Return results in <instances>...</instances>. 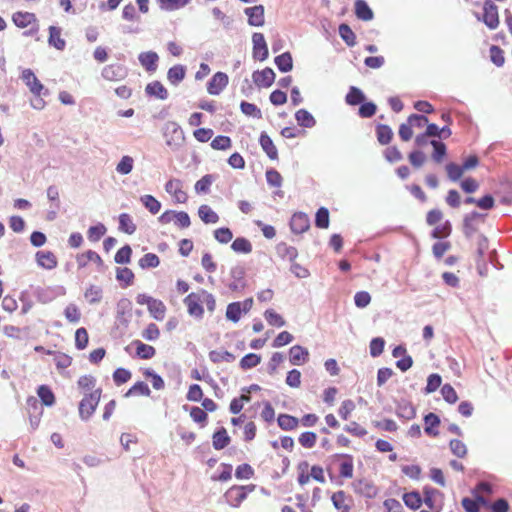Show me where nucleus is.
<instances>
[{
  "label": "nucleus",
  "instance_id": "nucleus-1",
  "mask_svg": "<svg viewBox=\"0 0 512 512\" xmlns=\"http://www.w3.org/2000/svg\"><path fill=\"white\" fill-rule=\"evenodd\" d=\"M163 136L166 145L173 151L178 150L185 142L184 132L181 127L174 121H168L163 127Z\"/></svg>",
  "mask_w": 512,
  "mask_h": 512
},
{
  "label": "nucleus",
  "instance_id": "nucleus-2",
  "mask_svg": "<svg viewBox=\"0 0 512 512\" xmlns=\"http://www.w3.org/2000/svg\"><path fill=\"white\" fill-rule=\"evenodd\" d=\"M101 397V390L96 389L84 396L79 403V416L82 420L86 421L96 410Z\"/></svg>",
  "mask_w": 512,
  "mask_h": 512
},
{
  "label": "nucleus",
  "instance_id": "nucleus-3",
  "mask_svg": "<svg viewBox=\"0 0 512 512\" xmlns=\"http://www.w3.org/2000/svg\"><path fill=\"white\" fill-rule=\"evenodd\" d=\"M483 10V17L480 18L477 16V19L482 20L489 29L495 30L499 26L498 7L491 0H486L483 5Z\"/></svg>",
  "mask_w": 512,
  "mask_h": 512
},
{
  "label": "nucleus",
  "instance_id": "nucleus-4",
  "mask_svg": "<svg viewBox=\"0 0 512 512\" xmlns=\"http://www.w3.org/2000/svg\"><path fill=\"white\" fill-rule=\"evenodd\" d=\"M254 489V485L251 486H232L225 493L226 501L233 507H238L241 502L246 499L247 492L246 490L252 491Z\"/></svg>",
  "mask_w": 512,
  "mask_h": 512
},
{
  "label": "nucleus",
  "instance_id": "nucleus-5",
  "mask_svg": "<svg viewBox=\"0 0 512 512\" xmlns=\"http://www.w3.org/2000/svg\"><path fill=\"white\" fill-rule=\"evenodd\" d=\"M253 57L260 61H264L268 57V47L262 33H254L252 36Z\"/></svg>",
  "mask_w": 512,
  "mask_h": 512
},
{
  "label": "nucleus",
  "instance_id": "nucleus-6",
  "mask_svg": "<svg viewBox=\"0 0 512 512\" xmlns=\"http://www.w3.org/2000/svg\"><path fill=\"white\" fill-rule=\"evenodd\" d=\"M127 70L120 64L107 65L102 70V76L109 81H119L126 77Z\"/></svg>",
  "mask_w": 512,
  "mask_h": 512
},
{
  "label": "nucleus",
  "instance_id": "nucleus-7",
  "mask_svg": "<svg viewBox=\"0 0 512 512\" xmlns=\"http://www.w3.org/2000/svg\"><path fill=\"white\" fill-rule=\"evenodd\" d=\"M228 84V76L223 72H217L208 82L207 90L211 95H218Z\"/></svg>",
  "mask_w": 512,
  "mask_h": 512
},
{
  "label": "nucleus",
  "instance_id": "nucleus-8",
  "mask_svg": "<svg viewBox=\"0 0 512 512\" xmlns=\"http://www.w3.org/2000/svg\"><path fill=\"white\" fill-rule=\"evenodd\" d=\"M244 13L248 16L249 25L256 27L264 25L265 20L263 5H256L254 7L246 8Z\"/></svg>",
  "mask_w": 512,
  "mask_h": 512
},
{
  "label": "nucleus",
  "instance_id": "nucleus-9",
  "mask_svg": "<svg viewBox=\"0 0 512 512\" xmlns=\"http://www.w3.org/2000/svg\"><path fill=\"white\" fill-rule=\"evenodd\" d=\"M291 230L296 234H301L307 231L310 227V221L305 213H295L290 221Z\"/></svg>",
  "mask_w": 512,
  "mask_h": 512
},
{
  "label": "nucleus",
  "instance_id": "nucleus-10",
  "mask_svg": "<svg viewBox=\"0 0 512 512\" xmlns=\"http://www.w3.org/2000/svg\"><path fill=\"white\" fill-rule=\"evenodd\" d=\"M275 79V73L271 68L253 73V81L259 87H270Z\"/></svg>",
  "mask_w": 512,
  "mask_h": 512
},
{
  "label": "nucleus",
  "instance_id": "nucleus-11",
  "mask_svg": "<svg viewBox=\"0 0 512 512\" xmlns=\"http://www.w3.org/2000/svg\"><path fill=\"white\" fill-rule=\"evenodd\" d=\"M21 78L33 94L38 96L41 94L44 86L41 84L31 69H25L22 72Z\"/></svg>",
  "mask_w": 512,
  "mask_h": 512
},
{
  "label": "nucleus",
  "instance_id": "nucleus-12",
  "mask_svg": "<svg viewBox=\"0 0 512 512\" xmlns=\"http://www.w3.org/2000/svg\"><path fill=\"white\" fill-rule=\"evenodd\" d=\"M200 298L197 294L191 293L185 299L184 303L187 306L188 313L191 316L202 317L203 315V307L199 304Z\"/></svg>",
  "mask_w": 512,
  "mask_h": 512
},
{
  "label": "nucleus",
  "instance_id": "nucleus-13",
  "mask_svg": "<svg viewBox=\"0 0 512 512\" xmlns=\"http://www.w3.org/2000/svg\"><path fill=\"white\" fill-rule=\"evenodd\" d=\"M309 352L306 348L295 345L289 350V359L293 365H300L308 360Z\"/></svg>",
  "mask_w": 512,
  "mask_h": 512
},
{
  "label": "nucleus",
  "instance_id": "nucleus-14",
  "mask_svg": "<svg viewBox=\"0 0 512 512\" xmlns=\"http://www.w3.org/2000/svg\"><path fill=\"white\" fill-rule=\"evenodd\" d=\"M231 277L234 279L232 283L229 284V288L232 291H241L245 288V282L243 281L245 270L241 266H236L231 269Z\"/></svg>",
  "mask_w": 512,
  "mask_h": 512
},
{
  "label": "nucleus",
  "instance_id": "nucleus-15",
  "mask_svg": "<svg viewBox=\"0 0 512 512\" xmlns=\"http://www.w3.org/2000/svg\"><path fill=\"white\" fill-rule=\"evenodd\" d=\"M36 260L38 265L45 269H53L57 266V259L50 251H38L36 253Z\"/></svg>",
  "mask_w": 512,
  "mask_h": 512
},
{
  "label": "nucleus",
  "instance_id": "nucleus-16",
  "mask_svg": "<svg viewBox=\"0 0 512 512\" xmlns=\"http://www.w3.org/2000/svg\"><path fill=\"white\" fill-rule=\"evenodd\" d=\"M88 261L95 262L99 267L104 265L103 260L95 251L88 250L85 253L79 254L77 256V264L79 268L85 267Z\"/></svg>",
  "mask_w": 512,
  "mask_h": 512
},
{
  "label": "nucleus",
  "instance_id": "nucleus-17",
  "mask_svg": "<svg viewBox=\"0 0 512 512\" xmlns=\"http://www.w3.org/2000/svg\"><path fill=\"white\" fill-rule=\"evenodd\" d=\"M145 92L161 100H165L168 97L167 89L159 81L149 83L145 88Z\"/></svg>",
  "mask_w": 512,
  "mask_h": 512
},
{
  "label": "nucleus",
  "instance_id": "nucleus-18",
  "mask_svg": "<svg viewBox=\"0 0 512 512\" xmlns=\"http://www.w3.org/2000/svg\"><path fill=\"white\" fill-rule=\"evenodd\" d=\"M158 55L155 52H143L139 55V61L147 71H155L157 68Z\"/></svg>",
  "mask_w": 512,
  "mask_h": 512
},
{
  "label": "nucleus",
  "instance_id": "nucleus-19",
  "mask_svg": "<svg viewBox=\"0 0 512 512\" xmlns=\"http://www.w3.org/2000/svg\"><path fill=\"white\" fill-rule=\"evenodd\" d=\"M355 14L363 21H370L373 19V11L364 0H356Z\"/></svg>",
  "mask_w": 512,
  "mask_h": 512
},
{
  "label": "nucleus",
  "instance_id": "nucleus-20",
  "mask_svg": "<svg viewBox=\"0 0 512 512\" xmlns=\"http://www.w3.org/2000/svg\"><path fill=\"white\" fill-rule=\"evenodd\" d=\"M200 219L206 224H215L219 221L218 214L210 206L203 204L198 209Z\"/></svg>",
  "mask_w": 512,
  "mask_h": 512
},
{
  "label": "nucleus",
  "instance_id": "nucleus-21",
  "mask_svg": "<svg viewBox=\"0 0 512 512\" xmlns=\"http://www.w3.org/2000/svg\"><path fill=\"white\" fill-rule=\"evenodd\" d=\"M48 43L51 46H54L58 50H63L65 48L66 42L61 38V29L56 26L49 27V39Z\"/></svg>",
  "mask_w": 512,
  "mask_h": 512
},
{
  "label": "nucleus",
  "instance_id": "nucleus-22",
  "mask_svg": "<svg viewBox=\"0 0 512 512\" xmlns=\"http://www.w3.org/2000/svg\"><path fill=\"white\" fill-rule=\"evenodd\" d=\"M14 24L19 28H25L36 21V16L29 12H16L12 16Z\"/></svg>",
  "mask_w": 512,
  "mask_h": 512
},
{
  "label": "nucleus",
  "instance_id": "nucleus-23",
  "mask_svg": "<svg viewBox=\"0 0 512 512\" xmlns=\"http://www.w3.org/2000/svg\"><path fill=\"white\" fill-rule=\"evenodd\" d=\"M425 433L430 436H437L439 432L435 429L440 424V418L435 413H428L424 417Z\"/></svg>",
  "mask_w": 512,
  "mask_h": 512
},
{
  "label": "nucleus",
  "instance_id": "nucleus-24",
  "mask_svg": "<svg viewBox=\"0 0 512 512\" xmlns=\"http://www.w3.org/2000/svg\"><path fill=\"white\" fill-rule=\"evenodd\" d=\"M260 144H261L262 149L266 152L267 156L270 159L275 160L278 158L277 149H276L272 139L266 133L261 134Z\"/></svg>",
  "mask_w": 512,
  "mask_h": 512
},
{
  "label": "nucleus",
  "instance_id": "nucleus-25",
  "mask_svg": "<svg viewBox=\"0 0 512 512\" xmlns=\"http://www.w3.org/2000/svg\"><path fill=\"white\" fill-rule=\"evenodd\" d=\"M213 447L216 450H221L225 448L230 443V437L227 434V431L224 427L220 428L213 434Z\"/></svg>",
  "mask_w": 512,
  "mask_h": 512
},
{
  "label": "nucleus",
  "instance_id": "nucleus-26",
  "mask_svg": "<svg viewBox=\"0 0 512 512\" xmlns=\"http://www.w3.org/2000/svg\"><path fill=\"white\" fill-rule=\"evenodd\" d=\"M132 344L136 346V355L141 359H151L156 353L153 346L144 344L139 340L133 341Z\"/></svg>",
  "mask_w": 512,
  "mask_h": 512
},
{
  "label": "nucleus",
  "instance_id": "nucleus-27",
  "mask_svg": "<svg viewBox=\"0 0 512 512\" xmlns=\"http://www.w3.org/2000/svg\"><path fill=\"white\" fill-rule=\"evenodd\" d=\"M148 311L154 319L162 321L165 317L166 307L161 300L154 299L149 305Z\"/></svg>",
  "mask_w": 512,
  "mask_h": 512
},
{
  "label": "nucleus",
  "instance_id": "nucleus-28",
  "mask_svg": "<svg viewBox=\"0 0 512 512\" xmlns=\"http://www.w3.org/2000/svg\"><path fill=\"white\" fill-rule=\"evenodd\" d=\"M278 425L282 430H294L299 425L298 418L288 415V414H280L277 419Z\"/></svg>",
  "mask_w": 512,
  "mask_h": 512
},
{
  "label": "nucleus",
  "instance_id": "nucleus-29",
  "mask_svg": "<svg viewBox=\"0 0 512 512\" xmlns=\"http://www.w3.org/2000/svg\"><path fill=\"white\" fill-rule=\"evenodd\" d=\"M275 64L281 72H289L293 68L292 56L285 52L275 58Z\"/></svg>",
  "mask_w": 512,
  "mask_h": 512
},
{
  "label": "nucleus",
  "instance_id": "nucleus-30",
  "mask_svg": "<svg viewBox=\"0 0 512 512\" xmlns=\"http://www.w3.org/2000/svg\"><path fill=\"white\" fill-rule=\"evenodd\" d=\"M295 118L300 126L311 128L315 125L314 117L305 109H300L295 113Z\"/></svg>",
  "mask_w": 512,
  "mask_h": 512
},
{
  "label": "nucleus",
  "instance_id": "nucleus-31",
  "mask_svg": "<svg viewBox=\"0 0 512 512\" xmlns=\"http://www.w3.org/2000/svg\"><path fill=\"white\" fill-rule=\"evenodd\" d=\"M339 35L349 47H353L356 44V35L349 25L342 23L339 26Z\"/></svg>",
  "mask_w": 512,
  "mask_h": 512
},
{
  "label": "nucleus",
  "instance_id": "nucleus-32",
  "mask_svg": "<svg viewBox=\"0 0 512 512\" xmlns=\"http://www.w3.org/2000/svg\"><path fill=\"white\" fill-rule=\"evenodd\" d=\"M345 100L349 105H358L365 100V95L359 88L351 86Z\"/></svg>",
  "mask_w": 512,
  "mask_h": 512
},
{
  "label": "nucleus",
  "instance_id": "nucleus-33",
  "mask_svg": "<svg viewBox=\"0 0 512 512\" xmlns=\"http://www.w3.org/2000/svg\"><path fill=\"white\" fill-rule=\"evenodd\" d=\"M168 80L177 85L185 77V68L182 65H176L169 69L167 74Z\"/></svg>",
  "mask_w": 512,
  "mask_h": 512
},
{
  "label": "nucleus",
  "instance_id": "nucleus-34",
  "mask_svg": "<svg viewBox=\"0 0 512 512\" xmlns=\"http://www.w3.org/2000/svg\"><path fill=\"white\" fill-rule=\"evenodd\" d=\"M140 200L145 208L152 214H157L161 209V203L152 195H144Z\"/></svg>",
  "mask_w": 512,
  "mask_h": 512
},
{
  "label": "nucleus",
  "instance_id": "nucleus-35",
  "mask_svg": "<svg viewBox=\"0 0 512 512\" xmlns=\"http://www.w3.org/2000/svg\"><path fill=\"white\" fill-rule=\"evenodd\" d=\"M37 394L44 405L52 406L55 403L54 394L48 386L41 385L37 390Z\"/></svg>",
  "mask_w": 512,
  "mask_h": 512
},
{
  "label": "nucleus",
  "instance_id": "nucleus-36",
  "mask_svg": "<svg viewBox=\"0 0 512 512\" xmlns=\"http://www.w3.org/2000/svg\"><path fill=\"white\" fill-rule=\"evenodd\" d=\"M377 139L380 144H388L393 137V132L388 125L380 124L377 126Z\"/></svg>",
  "mask_w": 512,
  "mask_h": 512
},
{
  "label": "nucleus",
  "instance_id": "nucleus-37",
  "mask_svg": "<svg viewBox=\"0 0 512 512\" xmlns=\"http://www.w3.org/2000/svg\"><path fill=\"white\" fill-rule=\"evenodd\" d=\"M134 167V159L131 156L125 155L121 158L116 166V171L121 175L129 174Z\"/></svg>",
  "mask_w": 512,
  "mask_h": 512
},
{
  "label": "nucleus",
  "instance_id": "nucleus-38",
  "mask_svg": "<svg viewBox=\"0 0 512 512\" xmlns=\"http://www.w3.org/2000/svg\"><path fill=\"white\" fill-rule=\"evenodd\" d=\"M405 505L413 510H417L422 504V498L418 492L405 493L403 495Z\"/></svg>",
  "mask_w": 512,
  "mask_h": 512
},
{
  "label": "nucleus",
  "instance_id": "nucleus-39",
  "mask_svg": "<svg viewBox=\"0 0 512 512\" xmlns=\"http://www.w3.org/2000/svg\"><path fill=\"white\" fill-rule=\"evenodd\" d=\"M242 313L241 302H233L227 306L226 317L228 320L236 323L240 320Z\"/></svg>",
  "mask_w": 512,
  "mask_h": 512
},
{
  "label": "nucleus",
  "instance_id": "nucleus-40",
  "mask_svg": "<svg viewBox=\"0 0 512 512\" xmlns=\"http://www.w3.org/2000/svg\"><path fill=\"white\" fill-rule=\"evenodd\" d=\"M119 228L127 234H133L136 231V225L132 222L131 217L126 213L119 216Z\"/></svg>",
  "mask_w": 512,
  "mask_h": 512
},
{
  "label": "nucleus",
  "instance_id": "nucleus-41",
  "mask_svg": "<svg viewBox=\"0 0 512 512\" xmlns=\"http://www.w3.org/2000/svg\"><path fill=\"white\" fill-rule=\"evenodd\" d=\"M231 248L235 251V252H238V253H250L252 251V245L251 243L246 239V238H242V237H239V238H236L232 245H231Z\"/></svg>",
  "mask_w": 512,
  "mask_h": 512
},
{
  "label": "nucleus",
  "instance_id": "nucleus-42",
  "mask_svg": "<svg viewBox=\"0 0 512 512\" xmlns=\"http://www.w3.org/2000/svg\"><path fill=\"white\" fill-rule=\"evenodd\" d=\"M150 393L151 391L148 385L145 382L139 381L126 392L125 397H129L132 395L149 396Z\"/></svg>",
  "mask_w": 512,
  "mask_h": 512
},
{
  "label": "nucleus",
  "instance_id": "nucleus-43",
  "mask_svg": "<svg viewBox=\"0 0 512 512\" xmlns=\"http://www.w3.org/2000/svg\"><path fill=\"white\" fill-rule=\"evenodd\" d=\"M87 301L91 304H96L101 301L102 289L98 286L91 285L84 294Z\"/></svg>",
  "mask_w": 512,
  "mask_h": 512
},
{
  "label": "nucleus",
  "instance_id": "nucleus-44",
  "mask_svg": "<svg viewBox=\"0 0 512 512\" xmlns=\"http://www.w3.org/2000/svg\"><path fill=\"white\" fill-rule=\"evenodd\" d=\"M107 229L104 224L99 223L95 226H91L88 229V239L92 242H97L100 240L101 237H103L106 233Z\"/></svg>",
  "mask_w": 512,
  "mask_h": 512
},
{
  "label": "nucleus",
  "instance_id": "nucleus-45",
  "mask_svg": "<svg viewBox=\"0 0 512 512\" xmlns=\"http://www.w3.org/2000/svg\"><path fill=\"white\" fill-rule=\"evenodd\" d=\"M430 144L433 146L434 151L432 158L435 162L440 163L443 157L446 155V145L443 142L437 140H431Z\"/></svg>",
  "mask_w": 512,
  "mask_h": 512
},
{
  "label": "nucleus",
  "instance_id": "nucleus-46",
  "mask_svg": "<svg viewBox=\"0 0 512 512\" xmlns=\"http://www.w3.org/2000/svg\"><path fill=\"white\" fill-rule=\"evenodd\" d=\"M191 0H158L164 10L173 11L186 6Z\"/></svg>",
  "mask_w": 512,
  "mask_h": 512
},
{
  "label": "nucleus",
  "instance_id": "nucleus-47",
  "mask_svg": "<svg viewBox=\"0 0 512 512\" xmlns=\"http://www.w3.org/2000/svg\"><path fill=\"white\" fill-rule=\"evenodd\" d=\"M159 264V257L154 253H147L139 260V266L143 269L155 268Z\"/></svg>",
  "mask_w": 512,
  "mask_h": 512
},
{
  "label": "nucleus",
  "instance_id": "nucleus-48",
  "mask_svg": "<svg viewBox=\"0 0 512 512\" xmlns=\"http://www.w3.org/2000/svg\"><path fill=\"white\" fill-rule=\"evenodd\" d=\"M209 358L214 363L222 361L233 362L235 360V356L228 351H211L209 353Z\"/></svg>",
  "mask_w": 512,
  "mask_h": 512
},
{
  "label": "nucleus",
  "instance_id": "nucleus-49",
  "mask_svg": "<svg viewBox=\"0 0 512 512\" xmlns=\"http://www.w3.org/2000/svg\"><path fill=\"white\" fill-rule=\"evenodd\" d=\"M132 249L129 245H125L118 250L114 260L118 264H127L131 260Z\"/></svg>",
  "mask_w": 512,
  "mask_h": 512
},
{
  "label": "nucleus",
  "instance_id": "nucleus-50",
  "mask_svg": "<svg viewBox=\"0 0 512 512\" xmlns=\"http://www.w3.org/2000/svg\"><path fill=\"white\" fill-rule=\"evenodd\" d=\"M449 447L451 452L459 458H464L467 454L466 445L458 439H452L449 443Z\"/></svg>",
  "mask_w": 512,
  "mask_h": 512
},
{
  "label": "nucleus",
  "instance_id": "nucleus-51",
  "mask_svg": "<svg viewBox=\"0 0 512 512\" xmlns=\"http://www.w3.org/2000/svg\"><path fill=\"white\" fill-rule=\"evenodd\" d=\"M265 319L272 326L282 327L285 325V320L281 315L276 313L273 309H268L264 313Z\"/></svg>",
  "mask_w": 512,
  "mask_h": 512
},
{
  "label": "nucleus",
  "instance_id": "nucleus-52",
  "mask_svg": "<svg viewBox=\"0 0 512 512\" xmlns=\"http://www.w3.org/2000/svg\"><path fill=\"white\" fill-rule=\"evenodd\" d=\"M260 361L261 357L259 355L249 353L241 359L240 366L242 369H250L257 366L260 363Z\"/></svg>",
  "mask_w": 512,
  "mask_h": 512
},
{
  "label": "nucleus",
  "instance_id": "nucleus-53",
  "mask_svg": "<svg viewBox=\"0 0 512 512\" xmlns=\"http://www.w3.org/2000/svg\"><path fill=\"white\" fill-rule=\"evenodd\" d=\"M241 111L247 115L260 119L262 117L261 110L252 103L242 101L240 104Z\"/></svg>",
  "mask_w": 512,
  "mask_h": 512
},
{
  "label": "nucleus",
  "instance_id": "nucleus-54",
  "mask_svg": "<svg viewBox=\"0 0 512 512\" xmlns=\"http://www.w3.org/2000/svg\"><path fill=\"white\" fill-rule=\"evenodd\" d=\"M315 224L319 228H328L329 226V211L325 207L318 209L315 218Z\"/></svg>",
  "mask_w": 512,
  "mask_h": 512
},
{
  "label": "nucleus",
  "instance_id": "nucleus-55",
  "mask_svg": "<svg viewBox=\"0 0 512 512\" xmlns=\"http://www.w3.org/2000/svg\"><path fill=\"white\" fill-rule=\"evenodd\" d=\"M446 171H447V175H448V178L451 180V181H457L459 180L463 173H464V169L462 166H459L455 163H449L446 165Z\"/></svg>",
  "mask_w": 512,
  "mask_h": 512
},
{
  "label": "nucleus",
  "instance_id": "nucleus-56",
  "mask_svg": "<svg viewBox=\"0 0 512 512\" xmlns=\"http://www.w3.org/2000/svg\"><path fill=\"white\" fill-rule=\"evenodd\" d=\"M279 255L284 258H287L290 261H293L298 256L297 249L292 246H288L286 244H279L277 247Z\"/></svg>",
  "mask_w": 512,
  "mask_h": 512
},
{
  "label": "nucleus",
  "instance_id": "nucleus-57",
  "mask_svg": "<svg viewBox=\"0 0 512 512\" xmlns=\"http://www.w3.org/2000/svg\"><path fill=\"white\" fill-rule=\"evenodd\" d=\"M490 58H491V61L498 67L503 66V64L505 62L503 50L496 45H492L490 47Z\"/></svg>",
  "mask_w": 512,
  "mask_h": 512
},
{
  "label": "nucleus",
  "instance_id": "nucleus-58",
  "mask_svg": "<svg viewBox=\"0 0 512 512\" xmlns=\"http://www.w3.org/2000/svg\"><path fill=\"white\" fill-rule=\"evenodd\" d=\"M211 147L215 150H226L231 147V139L228 136H217L212 140Z\"/></svg>",
  "mask_w": 512,
  "mask_h": 512
},
{
  "label": "nucleus",
  "instance_id": "nucleus-59",
  "mask_svg": "<svg viewBox=\"0 0 512 512\" xmlns=\"http://www.w3.org/2000/svg\"><path fill=\"white\" fill-rule=\"evenodd\" d=\"M88 332L85 328H79L75 333V345L78 349H84L88 344Z\"/></svg>",
  "mask_w": 512,
  "mask_h": 512
},
{
  "label": "nucleus",
  "instance_id": "nucleus-60",
  "mask_svg": "<svg viewBox=\"0 0 512 512\" xmlns=\"http://www.w3.org/2000/svg\"><path fill=\"white\" fill-rule=\"evenodd\" d=\"M317 435L314 432H304L300 435L298 441L305 448H312L316 444Z\"/></svg>",
  "mask_w": 512,
  "mask_h": 512
},
{
  "label": "nucleus",
  "instance_id": "nucleus-61",
  "mask_svg": "<svg viewBox=\"0 0 512 512\" xmlns=\"http://www.w3.org/2000/svg\"><path fill=\"white\" fill-rule=\"evenodd\" d=\"M385 341L381 337L373 338L370 342V354L373 357H378L384 350Z\"/></svg>",
  "mask_w": 512,
  "mask_h": 512
},
{
  "label": "nucleus",
  "instance_id": "nucleus-62",
  "mask_svg": "<svg viewBox=\"0 0 512 512\" xmlns=\"http://www.w3.org/2000/svg\"><path fill=\"white\" fill-rule=\"evenodd\" d=\"M215 239L223 244L232 240L233 234L229 228H219L214 231Z\"/></svg>",
  "mask_w": 512,
  "mask_h": 512
},
{
  "label": "nucleus",
  "instance_id": "nucleus-63",
  "mask_svg": "<svg viewBox=\"0 0 512 512\" xmlns=\"http://www.w3.org/2000/svg\"><path fill=\"white\" fill-rule=\"evenodd\" d=\"M65 317L69 322L77 323L80 320V312L75 304H69L64 311Z\"/></svg>",
  "mask_w": 512,
  "mask_h": 512
},
{
  "label": "nucleus",
  "instance_id": "nucleus-64",
  "mask_svg": "<svg viewBox=\"0 0 512 512\" xmlns=\"http://www.w3.org/2000/svg\"><path fill=\"white\" fill-rule=\"evenodd\" d=\"M354 301L358 308H365L370 304L371 296L366 291H360L355 294Z\"/></svg>",
  "mask_w": 512,
  "mask_h": 512
}]
</instances>
